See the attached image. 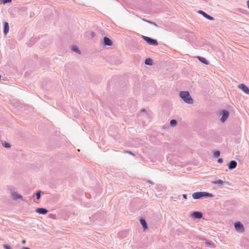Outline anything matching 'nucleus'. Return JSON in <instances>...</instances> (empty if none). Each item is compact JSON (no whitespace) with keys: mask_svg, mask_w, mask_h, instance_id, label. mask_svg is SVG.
Segmentation results:
<instances>
[{"mask_svg":"<svg viewBox=\"0 0 249 249\" xmlns=\"http://www.w3.org/2000/svg\"><path fill=\"white\" fill-rule=\"evenodd\" d=\"M179 97L186 103L192 104L193 99L191 97L189 92L187 91H182L179 92Z\"/></svg>","mask_w":249,"mask_h":249,"instance_id":"1","label":"nucleus"},{"mask_svg":"<svg viewBox=\"0 0 249 249\" xmlns=\"http://www.w3.org/2000/svg\"><path fill=\"white\" fill-rule=\"evenodd\" d=\"M142 38L145 40L149 45L152 46H157L158 42L155 39L152 38L150 37L142 36Z\"/></svg>","mask_w":249,"mask_h":249,"instance_id":"2","label":"nucleus"},{"mask_svg":"<svg viewBox=\"0 0 249 249\" xmlns=\"http://www.w3.org/2000/svg\"><path fill=\"white\" fill-rule=\"evenodd\" d=\"M229 116V112L227 110H223L222 112V117L220 118V121L222 123H224Z\"/></svg>","mask_w":249,"mask_h":249,"instance_id":"3","label":"nucleus"},{"mask_svg":"<svg viewBox=\"0 0 249 249\" xmlns=\"http://www.w3.org/2000/svg\"><path fill=\"white\" fill-rule=\"evenodd\" d=\"M103 43L104 46H110L112 45L113 43L110 38H109L108 37L105 36L103 38Z\"/></svg>","mask_w":249,"mask_h":249,"instance_id":"4","label":"nucleus"},{"mask_svg":"<svg viewBox=\"0 0 249 249\" xmlns=\"http://www.w3.org/2000/svg\"><path fill=\"white\" fill-rule=\"evenodd\" d=\"M235 229L239 232H243L244 231L243 225L240 222L235 223Z\"/></svg>","mask_w":249,"mask_h":249,"instance_id":"5","label":"nucleus"},{"mask_svg":"<svg viewBox=\"0 0 249 249\" xmlns=\"http://www.w3.org/2000/svg\"><path fill=\"white\" fill-rule=\"evenodd\" d=\"M239 89L242 90L245 93L249 94V89L244 84H241L238 86Z\"/></svg>","mask_w":249,"mask_h":249,"instance_id":"6","label":"nucleus"},{"mask_svg":"<svg viewBox=\"0 0 249 249\" xmlns=\"http://www.w3.org/2000/svg\"><path fill=\"white\" fill-rule=\"evenodd\" d=\"M198 13L201 14L202 15H203L204 17L207 18L208 19H209L211 20H213L214 19V18L213 17L209 15L208 14H207L206 13H205L203 11L199 10V11H198Z\"/></svg>","mask_w":249,"mask_h":249,"instance_id":"7","label":"nucleus"},{"mask_svg":"<svg viewBox=\"0 0 249 249\" xmlns=\"http://www.w3.org/2000/svg\"><path fill=\"white\" fill-rule=\"evenodd\" d=\"M9 23L5 21L4 22V29H3V33L4 35H7L9 32Z\"/></svg>","mask_w":249,"mask_h":249,"instance_id":"8","label":"nucleus"},{"mask_svg":"<svg viewBox=\"0 0 249 249\" xmlns=\"http://www.w3.org/2000/svg\"><path fill=\"white\" fill-rule=\"evenodd\" d=\"M192 216L195 218H201L202 217V213L199 212H194Z\"/></svg>","mask_w":249,"mask_h":249,"instance_id":"9","label":"nucleus"},{"mask_svg":"<svg viewBox=\"0 0 249 249\" xmlns=\"http://www.w3.org/2000/svg\"><path fill=\"white\" fill-rule=\"evenodd\" d=\"M201 192H196L193 194L192 196L195 199L201 198Z\"/></svg>","mask_w":249,"mask_h":249,"instance_id":"10","label":"nucleus"},{"mask_svg":"<svg viewBox=\"0 0 249 249\" xmlns=\"http://www.w3.org/2000/svg\"><path fill=\"white\" fill-rule=\"evenodd\" d=\"M36 212L38 213L45 214L47 213L48 211L44 208H37Z\"/></svg>","mask_w":249,"mask_h":249,"instance_id":"11","label":"nucleus"},{"mask_svg":"<svg viewBox=\"0 0 249 249\" xmlns=\"http://www.w3.org/2000/svg\"><path fill=\"white\" fill-rule=\"evenodd\" d=\"M237 166V162L235 161L232 160L230 162L229 166V169H232L235 168Z\"/></svg>","mask_w":249,"mask_h":249,"instance_id":"12","label":"nucleus"},{"mask_svg":"<svg viewBox=\"0 0 249 249\" xmlns=\"http://www.w3.org/2000/svg\"><path fill=\"white\" fill-rule=\"evenodd\" d=\"M201 197H212L213 196V195L212 194L209 193L201 192Z\"/></svg>","mask_w":249,"mask_h":249,"instance_id":"13","label":"nucleus"},{"mask_svg":"<svg viewBox=\"0 0 249 249\" xmlns=\"http://www.w3.org/2000/svg\"><path fill=\"white\" fill-rule=\"evenodd\" d=\"M144 63L147 65L151 66L153 65V60L150 58H146Z\"/></svg>","mask_w":249,"mask_h":249,"instance_id":"14","label":"nucleus"},{"mask_svg":"<svg viewBox=\"0 0 249 249\" xmlns=\"http://www.w3.org/2000/svg\"><path fill=\"white\" fill-rule=\"evenodd\" d=\"M140 223H141V225H142V226L143 227L144 230H145L146 229H147V224H146L145 220H144V219H141L140 220Z\"/></svg>","mask_w":249,"mask_h":249,"instance_id":"15","label":"nucleus"},{"mask_svg":"<svg viewBox=\"0 0 249 249\" xmlns=\"http://www.w3.org/2000/svg\"><path fill=\"white\" fill-rule=\"evenodd\" d=\"M197 58H198L200 62H201L202 63H203L204 64H208V61L204 57H201V56H198Z\"/></svg>","mask_w":249,"mask_h":249,"instance_id":"16","label":"nucleus"},{"mask_svg":"<svg viewBox=\"0 0 249 249\" xmlns=\"http://www.w3.org/2000/svg\"><path fill=\"white\" fill-rule=\"evenodd\" d=\"M12 197L14 199H17L18 198H22V196L16 193L12 194Z\"/></svg>","mask_w":249,"mask_h":249,"instance_id":"17","label":"nucleus"},{"mask_svg":"<svg viewBox=\"0 0 249 249\" xmlns=\"http://www.w3.org/2000/svg\"><path fill=\"white\" fill-rule=\"evenodd\" d=\"M71 50L72 51H73V52L78 53V54H80L81 52H80V51L79 50V49L75 46H72L71 47Z\"/></svg>","mask_w":249,"mask_h":249,"instance_id":"18","label":"nucleus"},{"mask_svg":"<svg viewBox=\"0 0 249 249\" xmlns=\"http://www.w3.org/2000/svg\"><path fill=\"white\" fill-rule=\"evenodd\" d=\"M170 124L171 126H174L177 124V121L175 119H172L170 121Z\"/></svg>","mask_w":249,"mask_h":249,"instance_id":"19","label":"nucleus"},{"mask_svg":"<svg viewBox=\"0 0 249 249\" xmlns=\"http://www.w3.org/2000/svg\"><path fill=\"white\" fill-rule=\"evenodd\" d=\"M220 154L219 151H214L213 152V156L214 158H216L220 156Z\"/></svg>","mask_w":249,"mask_h":249,"instance_id":"20","label":"nucleus"},{"mask_svg":"<svg viewBox=\"0 0 249 249\" xmlns=\"http://www.w3.org/2000/svg\"><path fill=\"white\" fill-rule=\"evenodd\" d=\"M212 183L222 185L224 183V181L222 180L219 179L216 181H212Z\"/></svg>","mask_w":249,"mask_h":249,"instance_id":"21","label":"nucleus"},{"mask_svg":"<svg viewBox=\"0 0 249 249\" xmlns=\"http://www.w3.org/2000/svg\"><path fill=\"white\" fill-rule=\"evenodd\" d=\"M2 145L3 147L6 148H9L10 147V145L6 141H3L2 142Z\"/></svg>","mask_w":249,"mask_h":249,"instance_id":"22","label":"nucleus"},{"mask_svg":"<svg viewBox=\"0 0 249 249\" xmlns=\"http://www.w3.org/2000/svg\"><path fill=\"white\" fill-rule=\"evenodd\" d=\"M142 20L144 21L145 22H147L148 23H150L151 24H153V25H154V26H155L157 27H158V25L156 23H155V22H152V21H149V20H146L145 19H144V18H142Z\"/></svg>","mask_w":249,"mask_h":249,"instance_id":"23","label":"nucleus"},{"mask_svg":"<svg viewBox=\"0 0 249 249\" xmlns=\"http://www.w3.org/2000/svg\"><path fill=\"white\" fill-rule=\"evenodd\" d=\"M1 3L5 4L6 3H10L12 2V0H0Z\"/></svg>","mask_w":249,"mask_h":249,"instance_id":"24","label":"nucleus"},{"mask_svg":"<svg viewBox=\"0 0 249 249\" xmlns=\"http://www.w3.org/2000/svg\"><path fill=\"white\" fill-rule=\"evenodd\" d=\"M36 198L37 199H39L40 197V192H38L36 194Z\"/></svg>","mask_w":249,"mask_h":249,"instance_id":"25","label":"nucleus"},{"mask_svg":"<svg viewBox=\"0 0 249 249\" xmlns=\"http://www.w3.org/2000/svg\"><path fill=\"white\" fill-rule=\"evenodd\" d=\"M3 247L5 249H12L11 248L9 245L6 244L3 245Z\"/></svg>","mask_w":249,"mask_h":249,"instance_id":"26","label":"nucleus"},{"mask_svg":"<svg viewBox=\"0 0 249 249\" xmlns=\"http://www.w3.org/2000/svg\"><path fill=\"white\" fill-rule=\"evenodd\" d=\"M218 162L219 163H221L223 162V159H218V160H217Z\"/></svg>","mask_w":249,"mask_h":249,"instance_id":"27","label":"nucleus"},{"mask_svg":"<svg viewBox=\"0 0 249 249\" xmlns=\"http://www.w3.org/2000/svg\"><path fill=\"white\" fill-rule=\"evenodd\" d=\"M90 36L92 38L94 37L95 36V33L94 32H91L90 33Z\"/></svg>","mask_w":249,"mask_h":249,"instance_id":"28","label":"nucleus"},{"mask_svg":"<svg viewBox=\"0 0 249 249\" xmlns=\"http://www.w3.org/2000/svg\"><path fill=\"white\" fill-rule=\"evenodd\" d=\"M247 4L248 8H249V0L247 1Z\"/></svg>","mask_w":249,"mask_h":249,"instance_id":"29","label":"nucleus"},{"mask_svg":"<svg viewBox=\"0 0 249 249\" xmlns=\"http://www.w3.org/2000/svg\"><path fill=\"white\" fill-rule=\"evenodd\" d=\"M183 197H184V198H185V199H186V198H187V196H186V195H183Z\"/></svg>","mask_w":249,"mask_h":249,"instance_id":"30","label":"nucleus"},{"mask_svg":"<svg viewBox=\"0 0 249 249\" xmlns=\"http://www.w3.org/2000/svg\"><path fill=\"white\" fill-rule=\"evenodd\" d=\"M23 249H29L27 247H24V248H23Z\"/></svg>","mask_w":249,"mask_h":249,"instance_id":"31","label":"nucleus"},{"mask_svg":"<svg viewBox=\"0 0 249 249\" xmlns=\"http://www.w3.org/2000/svg\"><path fill=\"white\" fill-rule=\"evenodd\" d=\"M127 152H128V153H130V154H132V155H134V154H133L132 152H131L127 151Z\"/></svg>","mask_w":249,"mask_h":249,"instance_id":"32","label":"nucleus"},{"mask_svg":"<svg viewBox=\"0 0 249 249\" xmlns=\"http://www.w3.org/2000/svg\"><path fill=\"white\" fill-rule=\"evenodd\" d=\"M142 111H145L144 109H142Z\"/></svg>","mask_w":249,"mask_h":249,"instance_id":"33","label":"nucleus"},{"mask_svg":"<svg viewBox=\"0 0 249 249\" xmlns=\"http://www.w3.org/2000/svg\"><path fill=\"white\" fill-rule=\"evenodd\" d=\"M1 139V136H0V139Z\"/></svg>","mask_w":249,"mask_h":249,"instance_id":"34","label":"nucleus"}]
</instances>
